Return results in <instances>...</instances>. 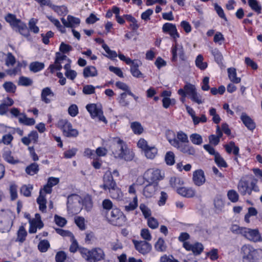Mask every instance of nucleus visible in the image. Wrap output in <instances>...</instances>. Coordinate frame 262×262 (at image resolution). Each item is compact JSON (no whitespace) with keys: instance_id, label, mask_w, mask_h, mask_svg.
Instances as JSON below:
<instances>
[{"instance_id":"nucleus-1","label":"nucleus","mask_w":262,"mask_h":262,"mask_svg":"<svg viewBox=\"0 0 262 262\" xmlns=\"http://www.w3.org/2000/svg\"><path fill=\"white\" fill-rule=\"evenodd\" d=\"M113 142L116 148L113 151L115 158L124 159L126 161H130L134 158L133 151L127 148L126 143L119 138H114Z\"/></svg>"},{"instance_id":"nucleus-2","label":"nucleus","mask_w":262,"mask_h":262,"mask_svg":"<svg viewBox=\"0 0 262 262\" xmlns=\"http://www.w3.org/2000/svg\"><path fill=\"white\" fill-rule=\"evenodd\" d=\"M83 258L85 260L94 259L97 261L103 260L105 258V254L103 249L97 247L89 250L83 248L80 251Z\"/></svg>"},{"instance_id":"nucleus-3","label":"nucleus","mask_w":262,"mask_h":262,"mask_svg":"<svg viewBox=\"0 0 262 262\" xmlns=\"http://www.w3.org/2000/svg\"><path fill=\"white\" fill-rule=\"evenodd\" d=\"M170 182L171 186L176 189L177 192L180 195L187 198H191L195 196L196 191L192 187H177L176 184H183L182 181L180 178L171 179Z\"/></svg>"},{"instance_id":"nucleus-4","label":"nucleus","mask_w":262,"mask_h":262,"mask_svg":"<svg viewBox=\"0 0 262 262\" xmlns=\"http://www.w3.org/2000/svg\"><path fill=\"white\" fill-rule=\"evenodd\" d=\"M12 213L8 210H1L0 211V232H9L13 225Z\"/></svg>"},{"instance_id":"nucleus-5","label":"nucleus","mask_w":262,"mask_h":262,"mask_svg":"<svg viewBox=\"0 0 262 262\" xmlns=\"http://www.w3.org/2000/svg\"><path fill=\"white\" fill-rule=\"evenodd\" d=\"M237 189L242 195H250L252 190L258 191V188L255 182L252 181L249 184V182L245 178H242L238 183Z\"/></svg>"},{"instance_id":"nucleus-6","label":"nucleus","mask_w":262,"mask_h":262,"mask_svg":"<svg viewBox=\"0 0 262 262\" xmlns=\"http://www.w3.org/2000/svg\"><path fill=\"white\" fill-rule=\"evenodd\" d=\"M86 108L92 118H98L100 121H102L105 124L107 123L106 118L103 115L101 105H98L94 103L89 104L86 105Z\"/></svg>"},{"instance_id":"nucleus-7","label":"nucleus","mask_w":262,"mask_h":262,"mask_svg":"<svg viewBox=\"0 0 262 262\" xmlns=\"http://www.w3.org/2000/svg\"><path fill=\"white\" fill-rule=\"evenodd\" d=\"M241 253L243 258L248 260L257 259L256 255H258L262 258V250H255L249 245H244L241 248Z\"/></svg>"},{"instance_id":"nucleus-8","label":"nucleus","mask_w":262,"mask_h":262,"mask_svg":"<svg viewBox=\"0 0 262 262\" xmlns=\"http://www.w3.org/2000/svg\"><path fill=\"white\" fill-rule=\"evenodd\" d=\"M58 125L62 130L64 136L67 137H76L78 134V131L73 128L72 124L67 120H60L58 121Z\"/></svg>"},{"instance_id":"nucleus-9","label":"nucleus","mask_w":262,"mask_h":262,"mask_svg":"<svg viewBox=\"0 0 262 262\" xmlns=\"http://www.w3.org/2000/svg\"><path fill=\"white\" fill-rule=\"evenodd\" d=\"M126 221V216L118 208H113L111 212L110 222L111 223L117 226H122Z\"/></svg>"},{"instance_id":"nucleus-10","label":"nucleus","mask_w":262,"mask_h":262,"mask_svg":"<svg viewBox=\"0 0 262 262\" xmlns=\"http://www.w3.org/2000/svg\"><path fill=\"white\" fill-rule=\"evenodd\" d=\"M168 140L172 146L177 148L181 152L188 155L193 156L195 154V150L192 146L181 143L176 138H168Z\"/></svg>"},{"instance_id":"nucleus-11","label":"nucleus","mask_w":262,"mask_h":262,"mask_svg":"<svg viewBox=\"0 0 262 262\" xmlns=\"http://www.w3.org/2000/svg\"><path fill=\"white\" fill-rule=\"evenodd\" d=\"M144 176L148 181L156 183V182L160 181L164 178V173L159 169H149L144 173Z\"/></svg>"},{"instance_id":"nucleus-12","label":"nucleus","mask_w":262,"mask_h":262,"mask_svg":"<svg viewBox=\"0 0 262 262\" xmlns=\"http://www.w3.org/2000/svg\"><path fill=\"white\" fill-rule=\"evenodd\" d=\"M133 243L135 249L143 255L149 253L152 249L151 245L145 241L133 240Z\"/></svg>"},{"instance_id":"nucleus-13","label":"nucleus","mask_w":262,"mask_h":262,"mask_svg":"<svg viewBox=\"0 0 262 262\" xmlns=\"http://www.w3.org/2000/svg\"><path fill=\"white\" fill-rule=\"evenodd\" d=\"M171 52L172 55L171 58V61L172 62L177 61L178 56L179 57L181 60L184 61L185 60L184 50L182 45L176 43L174 45L172 46Z\"/></svg>"},{"instance_id":"nucleus-14","label":"nucleus","mask_w":262,"mask_h":262,"mask_svg":"<svg viewBox=\"0 0 262 262\" xmlns=\"http://www.w3.org/2000/svg\"><path fill=\"white\" fill-rule=\"evenodd\" d=\"M243 236L254 242L262 241V237L257 229H251L246 228L245 232Z\"/></svg>"},{"instance_id":"nucleus-15","label":"nucleus","mask_w":262,"mask_h":262,"mask_svg":"<svg viewBox=\"0 0 262 262\" xmlns=\"http://www.w3.org/2000/svg\"><path fill=\"white\" fill-rule=\"evenodd\" d=\"M192 181L195 185L201 186L203 185L205 181L204 172L202 169H198L193 172Z\"/></svg>"},{"instance_id":"nucleus-16","label":"nucleus","mask_w":262,"mask_h":262,"mask_svg":"<svg viewBox=\"0 0 262 262\" xmlns=\"http://www.w3.org/2000/svg\"><path fill=\"white\" fill-rule=\"evenodd\" d=\"M162 31L164 33H168L174 39L180 37L176 25L171 23L164 24L162 27Z\"/></svg>"},{"instance_id":"nucleus-17","label":"nucleus","mask_w":262,"mask_h":262,"mask_svg":"<svg viewBox=\"0 0 262 262\" xmlns=\"http://www.w3.org/2000/svg\"><path fill=\"white\" fill-rule=\"evenodd\" d=\"M103 185L102 187L104 189H108L113 187H115L116 184L114 181L112 172L110 171H107L103 176Z\"/></svg>"},{"instance_id":"nucleus-18","label":"nucleus","mask_w":262,"mask_h":262,"mask_svg":"<svg viewBox=\"0 0 262 262\" xmlns=\"http://www.w3.org/2000/svg\"><path fill=\"white\" fill-rule=\"evenodd\" d=\"M158 190L157 183H150L146 185L143 189V194L146 198H151Z\"/></svg>"},{"instance_id":"nucleus-19","label":"nucleus","mask_w":262,"mask_h":262,"mask_svg":"<svg viewBox=\"0 0 262 262\" xmlns=\"http://www.w3.org/2000/svg\"><path fill=\"white\" fill-rule=\"evenodd\" d=\"M54 93L49 87H46L42 90L41 93V100L46 104H49L51 102L50 97H53Z\"/></svg>"},{"instance_id":"nucleus-20","label":"nucleus","mask_w":262,"mask_h":262,"mask_svg":"<svg viewBox=\"0 0 262 262\" xmlns=\"http://www.w3.org/2000/svg\"><path fill=\"white\" fill-rule=\"evenodd\" d=\"M142 64L140 61L138 60L136 63H133V65L130 66V72L132 76L136 78L144 77V75L139 69V67Z\"/></svg>"},{"instance_id":"nucleus-21","label":"nucleus","mask_w":262,"mask_h":262,"mask_svg":"<svg viewBox=\"0 0 262 262\" xmlns=\"http://www.w3.org/2000/svg\"><path fill=\"white\" fill-rule=\"evenodd\" d=\"M241 119L245 125L250 130H252L255 127V124L252 119L246 113H243L241 116Z\"/></svg>"},{"instance_id":"nucleus-22","label":"nucleus","mask_w":262,"mask_h":262,"mask_svg":"<svg viewBox=\"0 0 262 262\" xmlns=\"http://www.w3.org/2000/svg\"><path fill=\"white\" fill-rule=\"evenodd\" d=\"M80 202V198L78 195L72 194L68 196L67 199V208L69 210L73 209L74 206L79 204Z\"/></svg>"},{"instance_id":"nucleus-23","label":"nucleus","mask_w":262,"mask_h":262,"mask_svg":"<svg viewBox=\"0 0 262 262\" xmlns=\"http://www.w3.org/2000/svg\"><path fill=\"white\" fill-rule=\"evenodd\" d=\"M2 157L6 161L11 164H16L19 162V160L14 158L11 150L8 148L4 149Z\"/></svg>"},{"instance_id":"nucleus-24","label":"nucleus","mask_w":262,"mask_h":262,"mask_svg":"<svg viewBox=\"0 0 262 262\" xmlns=\"http://www.w3.org/2000/svg\"><path fill=\"white\" fill-rule=\"evenodd\" d=\"M108 190L110 196L112 199L117 200L118 201H121L122 200L123 196V193L122 192L121 189L118 188L116 186L108 189Z\"/></svg>"},{"instance_id":"nucleus-25","label":"nucleus","mask_w":262,"mask_h":262,"mask_svg":"<svg viewBox=\"0 0 262 262\" xmlns=\"http://www.w3.org/2000/svg\"><path fill=\"white\" fill-rule=\"evenodd\" d=\"M17 29L18 32L25 37H28L30 36L29 31L27 28V25L24 23L22 22L21 20L19 23H18L14 29Z\"/></svg>"},{"instance_id":"nucleus-26","label":"nucleus","mask_w":262,"mask_h":262,"mask_svg":"<svg viewBox=\"0 0 262 262\" xmlns=\"http://www.w3.org/2000/svg\"><path fill=\"white\" fill-rule=\"evenodd\" d=\"M17 29L18 32L25 37H28L30 36L29 31L27 28V25L24 23L22 22L21 20L19 23H18L14 29Z\"/></svg>"},{"instance_id":"nucleus-27","label":"nucleus","mask_w":262,"mask_h":262,"mask_svg":"<svg viewBox=\"0 0 262 262\" xmlns=\"http://www.w3.org/2000/svg\"><path fill=\"white\" fill-rule=\"evenodd\" d=\"M17 29L18 32L25 37H28L30 36L29 31L27 28V25L24 23L22 22L21 20L19 23H18L14 29Z\"/></svg>"},{"instance_id":"nucleus-28","label":"nucleus","mask_w":262,"mask_h":262,"mask_svg":"<svg viewBox=\"0 0 262 262\" xmlns=\"http://www.w3.org/2000/svg\"><path fill=\"white\" fill-rule=\"evenodd\" d=\"M228 76L231 82L234 83H239L241 79L236 76V70L234 68H229L227 69Z\"/></svg>"},{"instance_id":"nucleus-29","label":"nucleus","mask_w":262,"mask_h":262,"mask_svg":"<svg viewBox=\"0 0 262 262\" xmlns=\"http://www.w3.org/2000/svg\"><path fill=\"white\" fill-rule=\"evenodd\" d=\"M45 64L43 62L39 61L32 62L29 64V70L33 73H37L42 70L45 68Z\"/></svg>"},{"instance_id":"nucleus-30","label":"nucleus","mask_w":262,"mask_h":262,"mask_svg":"<svg viewBox=\"0 0 262 262\" xmlns=\"http://www.w3.org/2000/svg\"><path fill=\"white\" fill-rule=\"evenodd\" d=\"M214 160L220 168H226L228 167V164L224 159V158L219 154V152H215L214 150Z\"/></svg>"},{"instance_id":"nucleus-31","label":"nucleus","mask_w":262,"mask_h":262,"mask_svg":"<svg viewBox=\"0 0 262 262\" xmlns=\"http://www.w3.org/2000/svg\"><path fill=\"white\" fill-rule=\"evenodd\" d=\"M83 74L84 78L97 76L98 72L94 66H88L83 69Z\"/></svg>"},{"instance_id":"nucleus-32","label":"nucleus","mask_w":262,"mask_h":262,"mask_svg":"<svg viewBox=\"0 0 262 262\" xmlns=\"http://www.w3.org/2000/svg\"><path fill=\"white\" fill-rule=\"evenodd\" d=\"M5 19L6 21L9 23L10 26L14 29V27L16 26L18 23L20 22V19L16 18V15L8 13L5 16Z\"/></svg>"},{"instance_id":"nucleus-33","label":"nucleus","mask_w":262,"mask_h":262,"mask_svg":"<svg viewBox=\"0 0 262 262\" xmlns=\"http://www.w3.org/2000/svg\"><path fill=\"white\" fill-rule=\"evenodd\" d=\"M22 117H19L18 121L19 123L27 126L33 125L35 123V120L32 118H28L25 113L21 114Z\"/></svg>"},{"instance_id":"nucleus-34","label":"nucleus","mask_w":262,"mask_h":262,"mask_svg":"<svg viewBox=\"0 0 262 262\" xmlns=\"http://www.w3.org/2000/svg\"><path fill=\"white\" fill-rule=\"evenodd\" d=\"M144 152L147 159H154L157 154L158 150L154 146H148L144 150Z\"/></svg>"},{"instance_id":"nucleus-35","label":"nucleus","mask_w":262,"mask_h":262,"mask_svg":"<svg viewBox=\"0 0 262 262\" xmlns=\"http://www.w3.org/2000/svg\"><path fill=\"white\" fill-rule=\"evenodd\" d=\"M130 128L136 135H141L144 130L141 124L138 121L133 122L130 124Z\"/></svg>"},{"instance_id":"nucleus-36","label":"nucleus","mask_w":262,"mask_h":262,"mask_svg":"<svg viewBox=\"0 0 262 262\" xmlns=\"http://www.w3.org/2000/svg\"><path fill=\"white\" fill-rule=\"evenodd\" d=\"M51 9L60 16H64L68 13V8L64 5L56 6L53 4Z\"/></svg>"},{"instance_id":"nucleus-37","label":"nucleus","mask_w":262,"mask_h":262,"mask_svg":"<svg viewBox=\"0 0 262 262\" xmlns=\"http://www.w3.org/2000/svg\"><path fill=\"white\" fill-rule=\"evenodd\" d=\"M204 58L201 54L198 55L195 60V64L196 67L201 70H204L207 67V63L206 62H204Z\"/></svg>"},{"instance_id":"nucleus-38","label":"nucleus","mask_w":262,"mask_h":262,"mask_svg":"<svg viewBox=\"0 0 262 262\" xmlns=\"http://www.w3.org/2000/svg\"><path fill=\"white\" fill-rule=\"evenodd\" d=\"M138 205V198L136 195L132 202H130L128 205H125L124 206V211L126 212H130L135 210Z\"/></svg>"},{"instance_id":"nucleus-39","label":"nucleus","mask_w":262,"mask_h":262,"mask_svg":"<svg viewBox=\"0 0 262 262\" xmlns=\"http://www.w3.org/2000/svg\"><path fill=\"white\" fill-rule=\"evenodd\" d=\"M26 173L29 175L33 176L39 171V166L36 163H33L26 168Z\"/></svg>"},{"instance_id":"nucleus-40","label":"nucleus","mask_w":262,"mask_h":262,"mask_svg":"<svg viewBox=\"0 0 262 262\" xmlns=\"http://www.w3.org/2000/svg\"><path fill=\"white\" fill-rule=\"evenodd\" d=\"M33 189V186L31 184L24 185L20 189V192L26 197H29L31 195V191Z\"/></svg>"},{"instance_id":"nucleus-41","label":"nucleus","mask_w":262,"mask_h":262,"mask_svg":"<svg viewBox=\"0 0 262 262\" xmlns=\"http://www.w3.org/2000/svg\"><path fill=\"white\" fill-rule=\"evenodd\" d=\"M102 48L107 53V55H106L105 56L108 58L113 60L117 56H118V54H117V52L115 51L111 50L106 44L103 43L102 45Z\"/></svg>"},{"instance_id":"nucleus-42","label":"nucleus","mask_w":262,"mask_h":262,"mask_svg":"<svg viewBox=\"0 0 262 262\" xmlns=\"http://www.w3.org/2000/svg\"><path fill=\"white\" fill-rule=\"evenodd\" d=\"M226 151L230 154L231 152L235 155H237L239 152V148L235 145L234 142L231 141L225 146Z\"/></svg>"},{"instance_id":"nucleus-43","label":"nucleus","mask_w":262,"mask_h":262,"mask_svg":"<svg viewBox=\"0 0 262 262\" xmlns=\"http://www.w3.org/2000/svg\"><path fill=\"white\" fill-rule=\"evenodd\" d=\"M155 248L158 252H164L166 250L167 246L162 238H159L155 245Z\"/></svg>"},{"instance_id":"nucleus-44","label":"nucleus","mask_w":262,"mask_h":262,"mask_svg":"<svg viewBox=\"0 0 262 262\" xmlns=\"http://www.w3.org/2000/svg\"><path fill=\"white\" fill-rule=\"evenodd\" d=\"M46 199L43 196L41 195L40 191V195L37 199V203L39 205V210L42 212H45L46 211Z\"/></svg>"},{"instance_id":"nucleus-45","label":"nucleus","mask_w":262,"mask_h":262,"mask_svg":"<svg viewBox=\"0 0 262 262\" xmlns=\"http://www.w3.org/2000/svg\"><path fill=\"white\" fill-rule=\"evenodd\" d=\"M3 87L6 92L14 93L16 90V86L11 81H6L3 84Z\"/></svg>"},{"instance_id":"nucleus-46","label":"nucleus","mask_w":262,"mask_h":262,"mask_svg":"<svg viewBox=\"0 0 262 262\" xmlns=\"http://www.w3.org/2000/svg\"><path fill=\"white\" fill-rule=\"evenodd\" d=\"M165 161L167 165L171 166L175 163V156L173 152L168 151L165 156Z\"/></svg>"},{"instance_id":"nucleus-47","label":"nucleus","mask_w":262,"mask_h":262,"mask_svg":"<svg viewBox=\"0 0 262 262\" xmlns=\"http://www.w3.org/2000/svg\"><path fill=\"white\" fill-rule=\"evenodd\" d=\"M248 3L251 8L258 14L261 13V6L256 0H249Z\"/></svg>"},{"instance_id":"nucleus-48","label":"nucleus","mask_w":262,"mask_h":262,"mask_svg":"<svg viewBox=\"0 0 262 262\" xmlns=\"http://www.w3.org/2000/svg\"><path fill=\"white\" fill-rule=\"evenodd\" d=\"M33 83V80L27 77L20 76L19 78L18 85L24 86H28L31 85Z\"/></svg>"},{"instance_id":"nucleus-49","label":"nucleus","mask_w":262,"mask_h":262,"mask_svg":"<svg viewBox=\"0 0 262 262\" xmlns=\"http://www.w3.org/2000/svg\"><path fill=\"white\" fill-rule=\"evenodd\" d=\"M83 205L84 206L85 209L88 211H90L93 207V202L92 198L90 195H86L84 196L82 200Z\"/></svg>"},{"instance_id":"nucleus-50","label":"nucleus","mask_w":262,"mask_h":262,"mask_svg":"<svg viewBox=\"0 0 262 262\" xmlns=\"http://www.w3.org/2000/svg\"><path fill=\"white\" fill-rule=\"evenodd\" d=\"M27 235V233L25 228L23 226L20 227L17 232V237L16 241L20 243H23L26 239Z\"/></svg>"},{"instance_id":"nucleus-51","label":"nucleus","mask_w":262,"mask_h":262,"mask_svg":"<svg viewBox=\"0 0 262 262\" xmlns=\"http://www.w3.org/2000/svg\"><path fill=\"white\" fill-rule=\"evenodd\" d=\"M37 22V19L32 18L29 20L28 23L29 30L35 34L38 33L39 31V28L36 25Z\"/></svg>"},{"instance_id":"nucleus-52","label":"nucleus","mask_w":262,"mask_h":262,"mask_svg":"<svg viewBox=\"0 0 262 262\" xmlns=\"http://www.w3.org/2000/svg\"><path fill=\"white\" fill-rule=\"evenodd\" d=\"M67 19L69 20L68 28H74L76 26L79 25L80 23L79 18L70 15L68 16Z\"/></svg>"},{"instance_id":"nucleus-53","label":"nucleus","mask_w":262,"mask_h":262,"mask_svg":"<svg viewBox=\"0 0 262 262\" xmlns=\"http://www.w3.org/2000/svg\"><path fill=\"white\" fill-rule=\"evenodd\" d=\"M50 245L48 240L43 239L39 242L38 249L41 252H46L50 248Z\"/></svg>"},{"instance_id":"nucleus-54","label":"nucleus","mask_w":262,"mask_h":262,"mask_svg":"<svg viewBox=\"0 0 262 262\" xmlns=\"http://www.w3.org/2000/svg\"><path fill=\"white\" fill-rule=\"evenodd\" d=\"M214 9L217 14L218 16L226 21H228V19L226 16L223 8L217 4H214Z\"/></svg>"},{"instance_id":"nucleus-55","label":"nucleus","mask_w":262,"mask_h":262,"mask_svg":"<svg viewBox=\"0 0 262 262\" xmlns=\"http://www.w3.org/2000/svg\"><path fill=\"white\" fill-rule=\"evenodd\" d=\"M139 208L145 219H147V218L150 217L151 215V211L145 204L143 203L141 204L140 205Z\"/></svg>"},{"instance_id":"nucleus-56","label":"nucleus","mask_w":262,"mask_h":262,"mask_svg":"<svg viewBox=\"0 0 262 262\" xmlns=\"http://www.w3.org/2000/svg\"><path fill=\"white\" fill-rule=\"evenodd\" d=\"M183 90L185 91V92L186 93V95H188L190 97L196 91V89L194 86V85L190 84V83H187L185 84L184 86V89H183Z\"/></svg>"},{"instance_id":"nucleus-57","label":"nucleus","mask_w":262,"mask_h":262,"mask_svg":"<svg viewBox=\"0 0 262 262\" xmlns=\"http://www.w3.org/2000/svg\"><path fill=\"white\" fill-rule=\"evenodd\" d=\"M162 106L165 108H168L170 105H174L176 104V100L174 98H164L162 99Z\"/></svg>"},{"instance_id":"nucleus-58","label":"nucleus","mask_w":262,"mask_h":262,"mask_svg":"<svg viewBox=\"0 0 262 262\" xmlns=\"http://www.w3.org/2000/svg\"><path fill=\"white\" fill-rule=\"evenodd\" d=\"M16 62L14 56L10 52L8 53L5 60V64L7 67L13 66Z\"/></svg>"},{"instance_id":"nucleus-59","label":"nucleus","mask_w":262,"mask_h":262,"mask_svg":"<svg viewBox=\"0 0 262 262\" xmlns=\"http://www.w3.org/2000/svg\"><path fill=\"white\" fill-rule=\"evenodd\" d=\"M192 143L196 145H200L203 142V139L201 135L198 134H193L190 136Z\"/></svg>"},{"instance_id":"nucleus-60","label":"nucleus","mask_w":262,"mask_h":262,"mask_svg":"<svg viewBox=\"0 0 262 262\" xmlns=\"http://www.w3.org/2000/svg\"><path fill=\"white\" fill-rule=\"evenodd\" d=\"M245 227H239L237 225H233L231 227V231L234 234L244 235L245 232Z\"/></svg>"},{"instance_id":"nucleus-61","label":"nucleus","mask_w":262,"mask_h":262,"mask_svg":"<svg viewBox=\"0 0 262 262\" xmlns=\"http://www.w3.org/2000/svg\"><path fill=\"white\" fill-rule=\"evenodd\" d=\"M228 199L232 202H236L238 200V194L234 190H230L227 193Z\"/></svg>"},{"instance_id":"nucleus-62","label":"nucleus","mask_w":262,"mask_h":262,"mask_svg":"<svg viewBox=\"0 0 262 262\" xmlns=\"http://www.w3.org/2000/svg\"><path fill=\"white\" fill-rule=\"evenodd\" d=\"M67 257V254L63 251H58L55 255L56 262H64Z\"/></svg>"},{"instance_id":"nucleus-63","label":"nucleus","mask_w":262,"mask_h":262,"mask_svg":"<svg viewBox=\"0 0 262 262\" xmlns=\"http://www.w3.org/2000/svg\"><path fill=\"white\" fill-rule=\"evenodd\" d=\"M203 250V246L201 243H196L193 245L191 251L195 255H199Z\"/></svg>"},{"instance_id":"nucleus-64","label":"nucleus","mask_w":262,"mask_h":262,"mask_svg":"<svg viewBox=\"0 0 262 262\" xmlns=\"http://www.w3.org/2000/svg\"><path fill=\"white\" fill-rule=\"evenodd\" d=\"M147 219V224L149 227L155 229L158 228L159 222L154 217H149Z\"/></svg>"}]
</instances>
